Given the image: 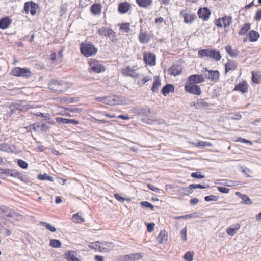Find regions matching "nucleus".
Instances as JSON below:
<instances>
[{
	"label": "nucleus",
	"mask_w": 261,
	"mask_h": 261,
	"mask_svg": "<svg viewBox=\"0 0 261 261\" xmlns=\"http://www.w3.org/2000/svg\"><path fill=\"white\" fill-rule=\"evenodd\" d=\"M70 87L69 82L63 80H53L48 83L49 89L59 94L65 92Z\"/></svg>",
	"instance_id": "nucleus-1"
},
{
	"label": "nucleus",
	"mask_w": 261,
	"mask_h": 261,
	"mask_svg": "<svg viewBox=\"0 0 261 261\" xmlns=\"http://www.w3.org/2000/svg\"><path fill=\"white\" fill-rule=\"evenodd\" d=\"M82 54L86 57L92 56L96 54L97 49L91 43H82L80 46Z\"/></svg>",
	"instance_id": "nucleus-2"
},
{
	"label": "nucleus",
	"mask_w": 261,
	"mask_h": 261,
	"mask_svg": "<svg viewBox=\"0 0 261 261\" xmlns=\"http://www.w3.org/2000/svg\"><path fill=\"white\" fill-rule=\"evenodd\" d=\"M198 54L200 57H207L211 59H214L215 61H218L221 58V55L219 51L215 49H204L199 50Z\"/></svg>",
	"instance_id": "nucleus-3"
},
{
	"label": "nucleus",
	"mask_w": 261,
	"mask_h": 261,
	"mask_svg": "<svg viewBox=\"0 0 261 261\" xmlns=\"http://www.w3.org/2000/svg\"><path fill=\"white\" fill-rule=\"evenodd\" d=\"M53 124V123L47 122L46 123H35L29 125L27 128L30 131L34 130L38 132H45L50 128V125Z\"/></svg>",
	"instance_id": "nucleus-4"
},
{
	"label": "nucleus",
	"mask_w": 261,
	"mask_h": 261,
	"mask_svg": "<svg viewBox=\"0 0 261 261\" xmlns=\"http://www.w3.org/2000/svg\"><path fill=\"white\" fill-rule=\"evenodd\" d=\"M12 74L17 77L29 78L31 76V72L29 69L15 67L12 70Z\"/></svg>",
	"instance_id": "nucleus-5"
},
{
	"label": "nucleus",
	"mask_w": 261,
	"mask_h": 261,
	"mask_svg": "<svg viewBox=\"0 0 261 261\" xmlns=\"http://www.w3.org/2000/svg\"><path fill=\"white\" fill-rule=\"evenodd\" d=\"M185 90L189 93L196 95H200L201 91L199 86L187 82L185 85Z\"/></svg>",
	"instance_id": "nucleus-6"
},
{
	"label": "nucleus",
	"mask_w": 261,
	"mask_h": 261,
	"mask_svg": "<svg viewBox=\"0 0 261 261\" xmlns=\"http://www.w3.org/2000/svg\"><path fill=\"white\" fill-rule=\"evenodd\" d=\"M205 71V77L206 79L211 80L212 81L216 82L219 78L220 73L218 70H208L207 68H204L202 71Z\"/></svg>",
	"instance_id": "nucleus-7"
},
{
	"label": "nucleus",
	"mask_w": 261,
	"mask_h": 261,
	"mask_svg": "<svg viewBox=\"0 0 261 261\" xmlns=\"http://www.w3.org/2000/svg\"><path fill=\"white\" fill-rule=\"evenodd\" d=\"M133 113L141 117H148L151 114V110L147 107H136L133 110Z\"/></svg>",
	"instance_id": "nucleus-8"
},
{
	"label": "nucleus",
	"mask_w": 261,
	"mask_h": 261,
	"mask_svg": "<svg viewBox=\"0 0 261 261\" xmlns=\"http://www.w3.org/2000/svg\"><path fill=\"white\" fill-rule=\"evenodd\" d=\"M143 59L145 64L150 66H154L156 64V57L153 53H144Z\"/></svg>",
	"instance_id": "nucleus-9"
},
{
	"label": "nucleus",
	"mask_w": 261,
	"mask_h": 261,
	"mask_svg": "<svg viewBox=\"0 0 261 261\" xmlns=\"http://www.w3.org/2000/svg\"><path fill=\"white\" fill-rule=\"evenodd\" d=\"M180 14L184 18V22L185 23H192L197 18L195 14H189L187 13V9L182 10L180 12Z\"/></svg>",
	"instance_id": "nucleus-10"
},
{
	"label": "nucleus",
	"mask_w": 261,
	"mask_h": 261,
	"mask_svg": "<svg viewBox=\"0 0 261 261\" xmlns=\"http://www.w3.org/2000/svg\"><path fill=\"white\" fill-rule=\"evenodd\" d=\"M211 14V11L206 7L199 8L197 12L199 18L204 21L208 20Z\"/></svg>",
	"instance_id": "nucleus-11"
},
{
	"label": "nucleus",
	"mask_w": 261,
	"mask_h": 261,
	"mask_svg": "<svg viewBox=\"0 0 261 261\" xmlns=\"http://www.w3.org/2000/svg\"><path fill=\"white\" fill-rule=\"evenodd\" d=\"M90 67L91 71L97 73L102 72L105 70V68L103 66L95 61L90 63Z\"/></svg>",
	"instance_id": "nucleus-12"
},
{
	"label": "nucleus",
	"mask_w": 261,
	"mask_h": 261,
	"mask_svg": "<svg viewBox=\"0 0 261 261\" xmlns=\"http://www.w3.org/2000/svg\"><path fill=\"white\" fill-rule=\"evenodd\" d=\"M121 103V98L119 96L116 95L106 96V105L113 106L120 105Z\"/></svg>",
	"instance_id": "nucleus-13"
},
{
	"label": "nucleus",
	"mask_w": 261,
	"mask_h": 261,
	"mask_svg": "<svg viewBox=\"0 0 261 261\" xmlns=\"http://www.w3.org/2000/svg\"><path fill=\"white\" fill-rule=\"evenodd\" d=\"M122 73L125 76H129L133 78L138 77V74L136 73V70L132 69L130 66H127L121 71Z\"/></svg>",
	"instance_id": "nucleus-14"
},
{
	"label": "nucleus",
	"mask_w": 261,
	"mask_h": 261,
	"mask_svg": "<svg viewBox=\"0 0 261 261\" xmlns=\"http://www.w3.org/2000/svg\"><path fill=\"white\" fill-rule=\"evenodd\" d=\"M205 79L203 75L194 74L188 77L189 83L193 84L201 83L204 81Z\"/></svg>",
	"instance_id": "nucleus-15"
},
{
	"label": "nucleus",
	"mask_w": 261,
	"mask_h": 261,
	"mask_svg": "<svg viewBox=\"0 0 261 261\" xmlns=\"http://www.w3.org/2000/svg\"><path fill=\"white\" fill-rule=\"evenodd\" d=\"M114 247V245L112 242H101L100 246V251L108 252L112 250Z\"/></svg>",
	"instance_id": "nucleus-16"
},
{
	"label": "nucleus",
	"mask_w": 261,
	"mask_h": 261,
	"mask_svg": "<svg viewBox=\"0 0 261 261\" xmlns=\"http://www.w3.org/2000/svg\"><path fill=\"white\" fill-rule=\"evenodd\" d=\"M169 74L176 76L180 74L182 71V68L179 65H173L168 70Z\"/></svg>",
	"instance_id": "nucleus-17"
},
{
	"label": "nucleus",
	"mask_w": 261,
	"mask_h": 261,
	"mask_svg": "<svg viewBox=\"0 0 261 261\" xmlns=\"http://www.w3.org/2000/svg\"><path fill=\"white\" fill-rule=\"evenodd\" d=\"M9 109L11 114H12L16 111H22L25 109V107L22 105V101H19L18 102H14L11 103L9 106Z\"/></svg>",
	"instance_id": "nucleus-18"
},
{
	"label": "nucleus",
	"mask_w": 261,
	"mask_h": 261,
	"mask_svg": "<svg viewBox=\"0 0 261 261\" xmlns=\"http://www.w3.org/2000/svg\"><path fill=\"white\" fill-rule=\"evenodd\" d=\"M5 174L7 176L16 177L21 180H23V175L15 169H6Z\"/></svg>",
	"instance_id": "nucleus-19"
},
{
	"label": "nucleus",
	"mask_w": 261,
	"mask_h": 261,
	"mask_svg": "<svg viewBox=\"0 0 261 261\" xmlns=\"http://www.w3.org/2000/svg\"><path fill=\"white\" fill-rule=\"evenodd\" d=\"M143 254L141 253H135L124 256L125 261H135L143 257Z\"/></svg>",
	"instance_id": "nucleus-20"
},
{
	"label": "nucleus",
	"mask_w": 261,
	"mask_h": 261,
	"mask_svg": "<svg viewBox=\"0 0 261 261\" xmlns=\"http://www.w3.org/2000/svg\"><path fill=\"white\" fill-rule=\"evenodd\" d=\"M248 85L246 81H243L242 82L236 85L234 87V91H239L242 93H244L248 91Z\"/></svg>",
	"instance_id": "nucleus-21"
},
{
	"label": "nucleus",
	"mask_w": 261,
	"mask_h": 261,
	"mask_svg": "<svg viewBox=\"0 0 261 261\" xmlns=\"http://www.w3.org/2000/svg\"><path fill=\"white\" fill-rule=\"evenodd\" d=\"M237 67V63L236 61L228 60L225 65V73H227L231 70L234 71L236 69Z\"/></svg>",
	"instance_id": "nucleus-22"
},
{
	"label": "nucleus",
	"mask_w": 261,
	"mask_h": 261,
	"mask_svg": "<svg viewBox=\"0 0 261 261\" xmlns=\"http://www.w3.org/2000/svg\"><path fill=\"white\" fill-rule=\"evenodd\" d=\"M240 224L239 223L233 224L226 229V232L228 235L233 236L236 233V231L240 228Z\"/></svg>",
	"instance_id": "nucleus-23"
},
{
	"label": "nucleus",
	"mask_w": 261,
	"mask_h": 261,
	"mask_svg": "<svg viewBox=\"0 0 261 261\" xmlns=\"http://www.w3.org/2000/svg\"><path fill=\"white\" fill-rule=\"evenodd\" d=\"M167 238L166 232L165 230H162L157 236L156 239L159 243L164 244L167 242Z\"/></svg>",
	"instance_id": "nucleus-24"
},
{
	"label": "nucleus",
	"mask_w": 261,
	"mask_h": 261,
	"mask_svg": "<svg viewBox=\"0 0 261 261\" xmlns=\"http://www.w3.org/2000/svg\"><path fill=\"white\" fill-rule=\"evenodd\" d=\"M139 39L141 43H147L149 40V37L147 32H143L142 29H141L139 35Z\"/></svg>",
	"instance_id": "nucleus-25"
},
{
	"label": "nucleus",
	"mask_w": 261,
	"mask_h": 261,
	"mask_svg": "<svg viewBox=\"0 0 261 261\" xmlns=\"http://www.w3.org/2000/svg\"><path fill=\"white\" fill-rule=\"evenodd\" d=\"M194 105L196 109H204L209 106V103L206 102L204 99H200L196 103H194Z\"/></svg>",
	"instance_id": "nucleus-26"
},
{
	"label": "nucleus",
	"mask_w": 261,
	"mask_h": 261,
	"mask_svg": "<svg viewBox=\"0 0 261 261\" xmlns=\"http://www.w3.org/2000/svg\"><path fill=\"white\" fill-rule=\"evenodd\" d=\"M102 6L100 4H94L90 7V11L95 15H98L101 11Z\"/></svg>",
	"instance_id": "nucleus-27"
},
{
	"label": "nucleus",
	"mask_w": 261,
	"mask_h": 261,
	"mask_svg": "<svg viewBox=\"0 0 261 261\" xmlns=\"http://www.w3.org/2000/svg\"><path fill=\"white\" fill-rule=\"evenodd\" d=\"M11 20L8 17H5L0 19V28L5 29L11 23Z\"/></svg>",
	"instance_id": "nucleus-28"
},
{
	"label": "nucleus",
	"mask_w": 261,
	"mask_h": 261,
	"mask_svg": "<svg viewBox=\"0 0 261 261\" xmlns=\"http://www.w3.org/2000/svg\"><path fill=\"white\" fill-rule=\"evenodd\" d=\"M249 40L250 42L256 41L260 37L259 33L254 30H251L248 33Z\"/></svg>",
	"instance_id": "nucleus-29"
},
{
	"label": "nucleus",
	"mask_w": 261,
	"mask_h": 261,
	"mask_svg": "<svg viewBox=\"0 0 261 261\" xmlns=\"http://www.w3.org/2000/svg\"><path fill=\"white\" fill-rule=\"evenodd\" d=\"M75 252L73 251H69L64 254L65 258L68 261H79V259L75 256Z\"/></svg>",
	"instance_id": "nucleus-30"
},
{
	"label": "nucleus",
	"mask_w": 261,
	"mask_h": 261,
	"mask_svg": "<svg viewBox=\"0 0 261 261\" xmlns=\"http://www.w3.org/2000/svg\"><path fill=\"white\" fill-rule=\"evenodd\" d=\"M174 91V87L173 85L166 84L162 89L161 93L164 95L166 96L169 92H172Z\"/></svg>",
	"instance_id": "nucleus-31"
},
{
	"label": "nucleus",
	"mask_w": 261,
	"mask_h": 261,
	"mask_svg": "<svg viewBox=\"0 0 261 261\" xmlns=\"http://www.w3.org/2000/svg\"><path fill=\"white\" fill-rule=\"evenodd\" d=\"M225 48L226 52L232 58L237 57L240 53L238 49H232L231 46H225Z\"/></svg>",
	"instance_id": "nucleus-32"
},
{
	"label": "nucleus",
	"mask_w": 261,
	"mask_h": 261,
	"mask_svg": "<svg viewBox=\"0 0 261 261\" xmlns=\"http://www.w3.org/2000/svg\"><path fill=\"white\" fill-rule=\"evenodd\" d=\"M130 6L129 4L127 2L120 4L118 8L119 12L123 14L126 13L130 8Z\"/></svg>",
	"instance_id": "nucleus-33"
},
{
	"label": "nucleus",
	"mask_w": 261,
	"mask_h": 261,
	"mask_svg": "<svg viewBox=\"0 0 261 261\" xmlns=\"http://www.w3.org/2000/svg\"><path fill=\"white\" fill-rule=\"evenodd\" d=\"M222 25L226 28L228 27L232 23V18L231 16H225L221 18Z\"/></svg>",
	"instance_id": "nucleus-34"
},
{
	"label": "nucleus",
	"mask_w": 261,
	"mask_h": 261,
	"mask_svg": "<svg viewBox=\"0 0 261 261\" xmlns=\"http://www.w3.org/2000/svg\"><path fill=\"white\" fill-rule=\"evenodd\" d=\"M137 4L140 7L147 8L152 3V0H136Z\"/></svg>",
	"instance_id": "nucleus-35"
},
{
	"label": "nucleus",
	"mask_w": 261,
	"mask_h": 261,
	"mask_svg": "<svg viewBox=\"0 0 261 261\" xmlns=\"http://www.w3.org/2000/svg\"><path fill=\"white\" fill-rule=\"evenodd\" d=\"M199 217V213L198 212H194L191 214H187L183 216H177L175 218L176 220H179L180 219H191V218H196Z\"/></svg>",
	"instance_id": "nucleus-36"
},
{
	"label": "nucleus",
	"mask_w": 261,
	"mask_h": 261,
	"mask_svg": "<svg viewBox=\"0 0 261 261\" xmlns=\"http://www.w3.org/2000/svg\"><path fill=\"white\" fill-rule=\"evenodd\" d=\"M251 24L249 23L244 24L240 29L238 34L240 36L245 35L250 29Z\"/></svg>",
	"instance_id": "nucleus-37"
},
{
	"label": "nucleus",
	"mask_w": 261,
	"mask_h": 261,
	"mask_svg": "<svg viewBox=\"0 0 261 261\" xmlns=\"http://www.w3.org/2000/svg\"><path fill=\"white\" fill-rule=\"evenodd\" d=\"M161 85L160 79L159 77H156L153 83L151 90L153 92H157L158 91V87Z\"/></svg>",
	"instance_id": "nucleus-38"
},
{
	"label": "nucleus",
	"mask_w": 261,
	"mask_h": 261,
	"mask_svg": "<svg viewBox=\"0 0 261 261\" xmlns=\"http://www.w3.org/2000/svg\"><path fill=\"white\" fill-rule=\"evenodd\" d=\"M179 192L182 196L188 195L193 192L192 188L190 186L188 187L181 188L179 189Z\"/></svg>",
	"instance_id": "nucleus-39"
},
{
	"label": "nucleus",
	"mask_w": 261,
	"mask_h": 261,
	"mask_svg": "<svg viewBox=\"0 0 261 261\" xmlns=\"http://www.w3.org/2000/svg\"><path fill=\"white\" fill-rule=\"evenodd\" d=\"M101 242L99 241H96L94 242H91L88 246L92 249L95 250H99L100 251V246Z\"/></svg>",
	"instance_id": "nucleus-40"
},
{
	"label": "nucleus",
	"mask_w": 261,
	"mask_h": 261,
	"mask_svg": "<svg viewBox=\"0 0 261 261\" xmlns=\"http://www.w3.org/2000/svg\"><path fill=\"white\" fill-rule=\"evenodd\" d=\"M61 242L59 240L52 239L50 240L49 246L53 248H59L61 247Z\"/></svg>",
	"instance_id": "nucleus-41"
},
{
	"label": "nucleus",
	"mask_w": 261,
	"mask_h": 261,
	"mask_svg": "<svg viewBox=\"0 0 261 261\" xmlns=\"http://www.w3.org/2000/svg\"><path fill=\"white\" fill-rule=\"evenodd\" d=\"M38 179L41 180H49L50 181H54V178L51 176H48L46 173L43 174H39L37 177Z\"/></svg>",
	"instance_id": "nucleus-42"
},
{
	"label": "nucleus",
	"mask_w": 261,
	"mask_h": 261,
	"mask_svg": "<svg viewBox=\"0 0 261 261\" xmlns=\"http://www.w3.org/2000/svg\"><path fill=\"white\" fill-rule=\"evenodd\" d=\"M40 224L42 226H44L47 230H50L52 232H54L56 230V228L48 223L41 222Z\"/></svg>",
	"instance_id": "nucleus-43"
},
{
	"label": "nucleus",
	"mask_w": 261,
	"mask_h": 261,
	"mask_svg": "<svg viewBox=\"0 0 261 261\" xmlns=\"http://www.w3.org/2000/svg\"><path fill=\"white\" fill-rule=\"evenodd\" d=\"M38 7L39 5L38 4L31 1L30 13L32 16H34L36 14V10Z\"/></svg>",
	"instance_id": "nucleus-44"
},
{
	"label": "nucleus",
	"mask_w": 261,
	"mask_h": 261,
	"mask_svg": "<svg viewBox=\"0 0 261 261\" xmlns=\"http://www.w3.org/2000/svg\"><path fill=\"white\" fill-rule=\"evenodd\" d=\"M241 199L242 200V203L244 204L250 205L252 204L251 199L247 195L244 194Z\"/></svg>",
	"instance_id": "nucleus-45"
},
{
	"label": "nucleus",
	"mask_w": 261,
	"mask_h": 261,
	"mask_svg": "<svg viewBox=\"0 0 261 261\" xmlns=\"http://www.w3.org/2000/svg\"><path fill=\"white\" fill-rule=\"evenodd\" d=\"M72 220L74 222L77 223L83 222L84 221V219L82 218L78 213L75 214L73 215Z\"/></svg>",
	"instance_id": "nucleus-46"
},
{
	"label": "nucleus",
	"mask_w": 261,
	"mask_h": 261,
	"mask_svg": "<svg viewBox=\"0 0 261 261\" xmlns=\"http://www.w3.org/2000/svg\"><path fill=\"white\" fill-rule=\"evenodd\" d=\"M11 213H10L9 215L10 218L15 219L17 220H19L21 219L22 216L17 212L13 211V212H11Z\"/></svg>",
	"instance_id": "nucleus-47"
},
{
	"label": "nucleus",
	"mask_w": 261,
	"mask_h": 261,
	"mask_svg": "<svg viewBox=\"0 0 261 261\" xmlns=\"http://www.w3.org/2000/svg\"><path fill=\"white\" fill-rule=\"evenodd\" d=\"M196 146L197 147H211L212 146V144L210 142L200 141H199L196 144Z\"/></svg>",
	"instance_id": "nucleus-48"
},
{
	"label": "nucleus",
	"mask_w": 261,
	"mask_h": 261,
	"mask_svg": "<svg viewBox=\"0 0 261 261\" xmlns=\"http://www.w3.org/2000/svg\"><path fill=\"white\" fill-rule=\"evenodd\" d=\"M193 253L192 252H187L184 256V258L187 261H192L193 260Z\"/></svg>",
	"instance_id": "nucleus-49"
},
{
	"label": "nucleus",
	"mask_w": 261,
	"mask_h": 261,
	"mask_svg": "<svg viewBox=\"0 0 261 261\" xmlns=\"http://www.w3.org/2000/svg\"><path fill=\"white\" fill-rule=\"evenodd\" d=\"M18 165L22 169H27L28 166V163L23 160L19 159L17 161Z\"/></svg>",
	"instance_id": "nucleus-50"
},
{
	"label": "nucleus",
	"mask_w": 261,
	"mask_h": 261,
	"mask_svg": "<svg viewBox=\"0 0 261 261\" xmlns=\"http://www.w3.org/2000/svg\"><path fill=\"white\" fill-rule=\"evenodd\" d=\"M191 176L192 178L201 179L204 177V175L202 174L201 172H196L192 173L191 175Z\"/></svg>",
	"instance_id": "nucleus-51"
},
{
	"label": "nucleus",
	"mask_w": 261,
	"mask_h": 261,
	"mask_svg": "<svg viewBox=\"0 0 261 261\" xmlns=\"http://www.w3.org/2000/svg\"><path fill=\"white\" fill-rule=\"evenodd\" d=\"M141 205L148 208L151 210L154 209V206L149 202L147 201H142L141 202Z\"/></svg>",
	"instance_id": "nucleus-52"
},
{
	"label": "nucleus",
	"mask_w": 261,
	"mask_h": 261,
	"mask_svg": "<svg viewBox=\"0 0 261 261\" xmlns=\"http://www.w3.org/2000/svg\"><path fill=\"white\" fill-rule=\"evenodd\" d=\"M1 209L2 212H3L5 213V215L6 216V217H9V215L10 213H11V212H13V211L6 206L3 207Z\"/></svg>",
	"instance_id": "nucleus-53"
},
{
	"label": "nucleus",
	"mask_w": 261,
	"mask_h": 261,
	"mask_svg": "<svg viewBox=\"0 0 261 261\" xmlns=\"http://www.w3.org/2000/svg\"><path fill=\"white\" fill-rule=\"evenodd\" d=\"M190 187L191 188H192V189L198 188V189H205V188H208L209 187V186L207 185V186H203V185H200V184H192L190 185Z\"/></svg>",
	"instance_id": "nucleus-54"
},
{
	"label": "nucleus",
	"mask_w": 261,
	"mask_h": 261,
	"mask_svg": "<svg viewBox=\"0 0 261 261\" xmlns=\"http://www.w3.org/2000/svg\"><path fill=\"white\" fill-rule=\"evenodd\" d=\"M219 197L215 195H209L206 196L204 197V200L206 201H217Z\"/></svg>",
	"instance_id": "nucleus-55"
},
{
	"label": "nucleus",
	"mask_w": 261,
	"mask_h": 261,
	"mask_svg": "<svg viewBox=\"0 0 261 261\" xmlns=\"http://www.w3.org/2000/svg\"><path fill=\"white\" fill-rule=\"evenodd\" d=\"M251 73H252V82L256 84L258 83V82H259V79H258V74L254 71H252Z\"/></svg>",
	"instance_id": "nucleus-56"
},
{
	"label": "nucleus",
	"mask_w": 261,
	"mask_h": 261,
	"mask_svg": "<svg viewBox=\"0 0 261 261\" xmlns=\"http://www.w3.org/2000/svg\"><path fill=\"white\" fill-rule=\"evenodd\" d=\"M9 149V145L7 143L0 144V150L8 152Z\"/></svg>",
	"instance_id": "nucleus-57"
},
{
	"label": "nucleus",
	"mask_w": 261,
	"mask_h": 261,
	"mask_svg": "<svg viewBox=\"0 0 261 261\" xmlns=\"http://www.w3.org/2000/svg\"><path fill=\"white\" fill-rule=\"evenodd\" d=\"M120 29L126 33L129 32L130 31V24L127 23L122 24L120 26Z\"/></svg>",
	"instance_id": "nucleus-58"
},
{
	"label": "nucleus",
	"mask_w": 261,
	"mask_h": 261,
	"mask_svg": "<svg viewBox=\"0 0 261 261\" xmlns=\"http://www.w3.org/2000/svg\"><path fill=\"white\" fill-rule=\"evenodd\" d=\"M57 122L62 124H68V119L61 117H57L56 118Z\"/></svg>",
	"instance_id": "nucleus-59"
},
{
	"label": "nucleus",
	"mask_w": 261,
	"mask_h": 261,
	"mask_svg": "<svg viewBox=\"0 0 261 261\" xmlns=\"http://www.w3.org/2000/svg\"><path fill=\"white\" fill-rule=\"evenodd\" d=\"M31 4V1L27 2L24 4V10L25 12V13L28 14L30 11V7Z\"/></svg>",
	"instance_id": "nucleus-60"
},
{
	"label": "nucleus",
	"mask_w": 261,
	"mask_h": 261,
	"mask_svg": "<svg viewBox=\"0 0 261 261\" xmlns=\"http://www.w3.org/2000/svg\"><path fill=\"white\" fill-rule=\"evenodd\" d=\"M217 190L222 193H228L229 189L225 187H217Z\"/></svg>",
	"instance_id": "nucleus-61"
},
{
	"label": "nucleus",
	"mask_w": 261,
	"mask_h": 261,
	"mask_svg": "<svg viewBox=\"0 0 261 261\" xmlns=\"http://www.w3.org/2000/svg\"><path fill=\"white\" fill-rule=\"evenodd\" d=\"M181 236L183 238V240L186 241L187 240V228L186 227H185L181 229V232H180Z\"/></svg>",
	"instance_id": "nucleus-62"
},
{
	"label": "nucleus",
	"mask_w": 261,
	"mask_h": 261,
	"mask_svg": "<svg viewBox=\"0 0 261 261\" xmlns=\"http://www.w3.org/2000/svg\"><path fill=\"white\" fill-rule=\"evenodd\" d=\"M154 224L153 223H148L147 224V229L148 232H151L154 230Z\"/></svg>",
	"instance_id": "nucleus-63"
},
{
	"label": "nucleus",
	"mask_w": 261,
	"mask_h": 261,
	"mask_svg": "<svg viewBox=\"0 0 261 261\" xmlns=\"http://www.w3.org/2000/svg\"><path fill=\"white\" fill-rule=\"evenodd\" d=\"M254 19L257 21L261 20V9L256 11Z\"/></svg>",
	"instance_id": "nucleus-64"
}]
</instances>
